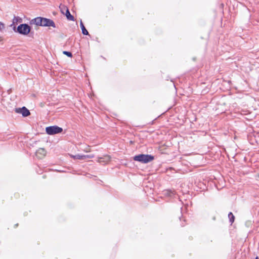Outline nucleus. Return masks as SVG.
I'll use <instances>...</instances> for the list:
<instances>
[{
  "label": "nucleus",
  "mask_w": 259,
  "mask_h": 259,
  "mask_svg": "<svg viewBox=\"0 0 259 259\" xmlns=\"http://www.w3.org/2000/svg\"><path fill=\"white\" fill-rule=\"evenodd\" d=\"M154 156L151 155L143 154L135 155L133 157V159L135 161H139L142 163H149L154 160Z\"/></svg>",
  "instance_id": "f257e3e1"
},
{
  "label": "nucleus",
  "mask_w": 259,
  "mask_h": 259,
  "mask_svg": "<svg viewBox=\"0 0 259 259\" xmlns=\"http://www.w3.org/2000/svg\"><path fill=\"white\" fill-rule=\"evenodd\" d=\"M31 27L27 24H21L17 28V32L24 35H27L30 31Z\"/></svg>",
  "instance_id": "f03ea898"
},
{
  "label": "nucleus",
  "mask_w": 259,
  "mask_h": 259,
  "mask_svg": "<svg viewBox=\"0 0 259 259\" xmlns=\"http://www.w3.org/2000/svg\"><path fill=\"white\" fill-rule=\"evenodd\" d=\"M46 131L48 135H53L61 133L63 131V129L57 125H54L47 127Z\"/></svg>",
  "instance_id": "7ed1b4c3"
},
{
  "label": "nucleus",
  "mask_w": 259,
  "mask_h": 259,
  "mask_svg": "<svg viewBox=\"0 0 259 259\" xmlns=\"http://www.w3.org/2000/svg\"><path fill=\"white\" fill-rule=\"evenodd\" d=\"M15 111L17 113L22 114L23 117H27L30 114V111L25 107L16 108H15Z\"/></svg>",
  "instance_id": "20e7f679"
},
{
  "label": "nucleus",
  "mask_w": 259,
  "mask_h": 259,
  "mask_svg": "<svg viewBox=\"0 0 259 259\" xmlns=\"http://www.w3.org/2000/svg\"><path fill=\"white\" fill-rule=\"evenodd\" d=\"M42 26H52L54 28L56 27L54 22L50 19L42 18Z\"/></svg>",
  "instance_id": "39448f33"
},
{
  "label": "nucleus",
  "mask_w": 259,
  "mask_h": 259,
  "mask_svg": "<svg viewBox=\"0 0 259 259\" xmlns=\"http://www.w3.org/2000/svg\"><path fill=\"white\" fill-rule=\"evenodd\" d=\"M110 160V157L109 155H105L102 157H99L98 162L103 164H105Z\"/></svg>",
  "instance_id": "423d86ee"
},
{
  "label": "nucleus",
  "mask_w": 259,
  "mask_h": 259,
  "mask_svg": "<svg viewBox=\"0 0 259 259\" xmlns=\"http://www.w3.org/2000/svg\"><path fill=\"white\" fill-rule=\"evenodd\" d=\"M42 18L40 17H38L32 19L30 21L31 24H35L37 26H42Z\"/></svg>",
  "instance_id": "0eeeda50"
},
{
  "label": "nucleus",
  "mask_w": 259,
  "mask_h": 259,
  "mask_svg": "<svg viewBox=\"0 0 259 259\" xmlns=\"http://www.w3.org/2000/svg\"><path fill=\"white\" fill-rule=\"evenodd\" d=\"M36 156L39 159L42 158L46 154V151L44 148H39L36 152Z\"/></svg>",
  "instance_id": "6e6552de"
},
{
  "label": "nucleus",
  "mask_w": 259,
  "mask_h": 259,
  "mask_svg": "<svg viewBox=\"0 0 259 259\" xmlns=\"http://www.w3.org/2000/svg\"><path fill=\"white\" fill-rule=\"evenodd\" d=\"M74 159H84L87 158H93L94 156L91 155H84L77 154L72 156Z\"/></svg>",
  "instance_id": "1a4fd4ad"
},
{
  "label": "nucleus",
  "mask_w": 259,
  "mask_h": 259,
  "mask_svg": "<svg viewBox=\"0 0 259 259\" xmlns=\"http://www.w3.org/2000/svg\"><path fill=\"white\" fill-rule=\"evenodd\" d=\"M80 28L81 29L82 34L83 35H88L89 32H88V30L85 29L81 20L80 22Z\"/></svg>",
  "instance_id": "9d476101"
},
{
  "label": "nucleus",
  "mask_w": 259,
  "mask_h": 259,
  "mask_svg": "<svg viewBox=\"0 0 259 259\" xmlns=\"http://www.w3.org/2000/svg\"><path fill=\"white\" fill-rule=\"evenodd\" d=\"M64 14L66 15L67 19L68 20L74 21V17L72 15H71L69 11V9L67 10Z\"/></svg>",
  "instance_id": "9b49d317"
},
{
  "label": "nucleus",
  "mask_w": 259,
  "mask_h": 259,
  "mask_svg": "<svg viewBox=\"0 0 259 259\" xmlns=\"http://www.w3.org/2000/svg\"><path fill=\"white\" fill-rule=\"evenodd\" d=\"M228 217L229 218L230 223H231V224L232 225L234 222L235 216L233 215L232 212H230L228 214Z\"/></svg>",
  "instance_id": "f8f14e48"
},
{
  "label": "nucleus",
  "mask_w": 259,
  "mask_h": 259,
  "mask_svg": "<svg viewBox=\"0 0 259 259\" xmlns=\"http://www.w3.org/2000/svg\"><path fill=\"white\" fill-rule=\"evenodd\" d=\"M59 9L60 10L61 12L64 14L67 10H68V8L65 5L61 4L59 6Z\"/></svg>",
  "instance_id": "ddd939ff"
},
{
  "label": "nucleus",
  "mask_w": 259,
  "mask_h": 259,
  "mask_svg": "<svg viewBox=\"0 0 259 259\" xmlns=\"http://www.w3.org/2000/svg\"><path fill=\"white\" fill-rule=\"evenodd\" d=\"M21 20H22V19L20 17L14 16L13 20V23H17L18 22H21Z\"/></svg>",
  "instance_id": "4468645a"
},
{
  "label": "nucleus",
  "mask_w": 259,
  "mask_h": 259,
  "mask_svg": "<svg viewBox=\"0 0 259 259\" xmlns=\"http://www.w3.org/2000/svg\"><path fill=\"white\" fill-rule=\"evenodd\" d=\"M63 54L65 55H66L67 56H68L69 57H72V54L70 52L64 51L63 52Z\"/></svg>",
  "instance_id": "2eb2a0df"
},
{
  "label": "nucleus",
  "mask_w": 259,
  "mask_h": 259,
  "mask_svg": "<svg viewBox=\"0 0 259 259\" xmlns=\"http://www.w3.org/2000/svg\"><path fill=\"white\" fill-rule=\"evenodd\" d=\"M5 28V26L4 23L0 22V31L2 32Z\"/></svg>",
  "instance_id": "dca6fc26"
},
{
  "label": "nucleus",
  "mask_w": 259,
  "mask_h": 259,
  "mask_svg": "<svg viewBox=\"0 0 259 259\" xmlns=\"http://www.w3.org/2000/svg\"><path fill=\"white\" fill-rule=\"evenodd\" d=\"M255 259H258V257H256L255 258Z\"/></svg>",
  "instance_id": "f3484780"
}]
</instances>
